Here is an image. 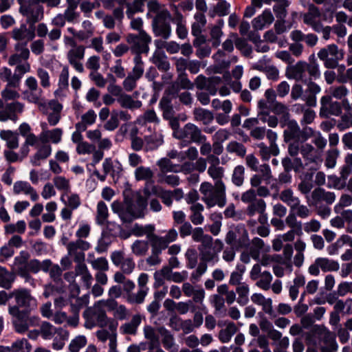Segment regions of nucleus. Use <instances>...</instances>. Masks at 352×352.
Masks as SVG:
<instances>
[{
	"label": "nucleus",
	"mask_w": 352,
	"mask_h": 352,
	"mask_svg": "<svg viewBox=\"0 0 352 352\" xmlns=\"http://www.w3.org/2000/svg\"><path fill=\"white\" fill-rule=\"evenodd\" d=\"M285 126L283 136L286 142L293 140L289 144L288 152L291 156H296L299 153V144L305 142L314 134V130L309 126L300 129L297 122L294 120H287L282 124V127Z\"/></svg>",
	"instance_id": "f257e3e1"
},
{
	"label": "nucleus",
	"mask_w": 352,
	"mask_h": 352,
	"mask_svg": "<svg viewBox=\"0 0 352 352\" xmlns=\"http://www.w3.org/2000/svg\"><path fill=\"white\" fill-rule=\"evenodd\" d=\"M85 320L84 327L91 329L96 326L106 327L109 319L106 313L104 299L96 302L93 306L87 308L82 314Z\"/></svg>",
	"instance_id": "f03ea898"
},
{
	"label": "nucleus",
	"mask_w": 352,
	"mask_h": 352,
	"mask_svg": "<svg viewBox=\"0 0 352 352\" xmlns=\"http://www.w3.org/2000/svg\"><path fill=\"white\" fill-rule=\"evenodd\" d=\"M8 313L12 316V324L14 331L23 334L30 327H38L40 318L36 316H29L28 311L21 310L16 306H8Z\"/></svg>",
	"instance_id": "7ed1b4c3"
},
{
	"label": "nucleus",
	"mask_w": 352,
	"mask_h": 352,
	"mask_svg": "<svg viewBox=\"0 0 352 352\" xmlns=\"http://www.w3.org/2000/svg\"><path fill=\"white\" fill-rule=\"evenodd\" d=\"M199 242L201 247L199 248V257L201 260L213 263L217 261V254L223 248V243L219 240L212 242V239L208 235H202L199 229Z\"/></svg>",
	"instance_id": "20e7f679"
},
{
	"label": "nucleus",
	"mask_w": 352,
	"mask_h": 352,
	"mask_svg": "<svg viewBox=\"0 0 352 352\" xmlns=\"http://www.w3.org/2000/svg\"><path fill=\"white\" fill-rule=\"evenodd\" d=\"M318 57L323 62L324 66L327 69H335L338 66L339 61L344 56V52L340 50L335 44H330L321 48L318 54Z\"/></svg>",
	"instance_id": "39448f33"
},
{
	"label": "nucleus",
	"mask_w": 352,
	"mask_h": 352,
	"mask_svg": "<svg viewBox=\"0 0 352 352\" xmlns=\"http://www.w3.org/2000/svg\"><path fill=\"white\" fill-rule=\"evenodd\" d=\"M144 204L140 200L138 210H133V206H124L120 202L115 201L111 204V210L118 214L123 223H131L134 219L144 217Z\"/></svg>",
	"instance_id": "423d86ee"
},
{
	"label": "nucleus",
	"mask_w": 352,
	"mask_h": 352,
	"mask_svg": "<svg viewBox=\"0 0 352 352\" xmlns=\"http://www.w3.org/2000/svg\"><path fill=\"white\" fill-rule=\"evenodd\" d=\"M126 41L130 45L131 52L135 56L141 54H148L151 37L145 32L140 31L138 34H129L126 36Z\"/></svg>",
	"instance_id": "0eeeda50"
},
{
	"label": "nucleus",
	"mask_w": 352,
	"mask_h": 352,
	"mask_svg": "<svg viewBox=\"0 0 352 352\" xmlns=\"http://www.w3.org/2000/svg\"><path fill=\"white\" fill-rule=\"evenodd\" d=\"M201 199L208 208L217 205L222 208L226 204V186L222 181H217L214 184V190L203 195Z\"/></svg>",
	"instance_id": "6e6552de"
},
{
	"label": "nucleus",
	"mask_w": 352,
	"mask_h": 352,
	"mask_svg": "<svg viewBox=\"0 0 352 352\" xmlns=\"http://www.w3.org/2000/svg\"><path fill=\"white\" fill-rule=\"evenodd\" d=\"M20 5L19 12L26 17L27 22L34 24L43 17V9L39 4L28 0H17Z\"/></svg>",
	"instance_id": "1a4fd4ad"
},
{
	"label": "nucleus",
	"mask_w": 352,
	"mask_h": 352,
	"mask_svg": "<svg viewBox=\"0 0 352 352\" xmlns=\"http://www.w3.org/2000/svg\"><path fill=\"white\" fill-rule=\"evenodd\" d=\"M317 333L319 338V348L321 352H337L338 344L336 335L325 327H318Z\"/></svg>",
	"instance_id": "9d476101"
},
{
	"label": "nucleus",
	"mask_w": 352,
	"mask_h": 352,
	"mask_svg": "<svg viewBox=\"0 0 352 352\" xmlns=\"http://www.w3.org/2000/svg\"><path fill=\"white\" fill-rule=\"evenodd\" d=\"M11 296L14 298L16 305L19 309L25 308V311H31L35 309L37 306V302L35 298H34L30 293V291L21 288L14 289L11 292Z\"/></svg>",
	"instance_id": "9b49d317"
},
{
	"label": "nucleus",
	"mask_w": 352,
	"mask_h": 352,
	"mask_svg": "<svg viewBox=\"0 0 352 352\" xmlns=\"http://www.w3.org/2000/svg\"><path fill=\"white\" fill-rule=\"evenodd\" d=\"M277 133L272 130H268L267 139L270 142V146L261 142L258 144L259 153L263 160H268L272 155L276 156L279 154V148L276 144Z\"/></svg>",
	"instance_id": "f8f14e48"
},
{
	"label": "nucleus",
	"mask_w": 352,
	"mask_h": 352,
	"mask_svg": "<svg viewBox=\"0 0 352 352\" xmlns=\"http://www.w3.org/2000/svg\"><path fill=\"white\" fill-rule=\"evenodd\" d=\"M68 256L74 258L75 262H82L85 260L84 251L91 248V244L82 239L70 241L66 245Z\"/></svg>",
	"instance_id": "ddd939ff"
},
{
	"label": "nucleus",
	"mask_w": 352,
	"mask_h": 352,
	"mask_svg": "<svg viewBox=\"0 0 352 352\" xmlns=\"http://www.w3.org/2000/svg\"><path fill=\"white\" fill-rule=\"evenodd\" d=\"M117 323L111 322L108 326V330L102 329L96 332V336L99 341L105 342L109 340V352H118L117 347Z\"/></svg>",
	"instance_id": "4468645a"
},
{
	"label": "nucleus",
	"mask_w": 352,
	"mask_h": 352,
	"mask_svg": "<svg viewBox=\"0 0 352 352\" xmlns=\"http://www.w3.org/2000/svg\"><path fill=\"white\" fill-rule=\"evenodd\" d=\"M86 47L84 45L70 48L66 54L69 64L78 72L83 73L85 69L82 63L85 58Z\"/></svg>",
	"instance_id": "2eb2a0df"
},
{
	"label": "nucleus",
	"mask_w": 352,
	"mask_h": 352,
	"mask_svg": "<svg viewBox=\"0 0 352 352\" xmlns=\"http://www.w3.org/2000/svg\"><path fill=\"white\" fill-rule=\"evenodd\" d=\"M342 113L340 102L333 100L330 96H323L320 98V116L328 118L331 116H338Z\"/></svg>",
	"instance_id": "dca6fc26"
},
{
	"label": "nucleus",
	"mask_w": 352,
	"mask_h": 352,
	"mask_svg": "<svg viewBox=\"0 0 352 352\" xmlns=\"http://www.w3.org/2000/svg\"><path fill=\"white\" fill-rule=\"evenodd\" d=\"M285 76L288 79L306 83L307 82L306 62L300 60L294 65H289L286 68Z\"/></svg>",
	"instance_id": "f3484780"
},
{
	"label": "nucleus",
	"mask_w": 352,
	"mask_h": 352,
	"mask_svg": "<svg viewBox=\"0 0 352 352\" xmlns=\"http://www.w3.org/2000/svg\"><path fill=\"white\" fill-rule=\"evenodd\" d=\"M307 203L309 206H317L322 202L331 204L336 200V195L332 192L325 191L324 189L318 188L315 189L310 197H307Z\"/></svg>",
	"instance_id": "a211bd4d"
},
{
	"label": "nucleus",
	"mask_w": 352,
	"mask_h": 352,
	"mask_svg": "<svg viewBox=\"0 0 352 352\" xmlns=\"http://www.w3.org/2000/svg\"><path fill=\"white\" fill-rule=\"evenodd\" d=\"M24 109V104L18 101L8 103L5 108L0 111V121L6 122L8 120L16 122L18 114H21Z\"/></svg>",
	"instance_id": "6ab92c4d"
},
{
	"label": "nucleus",
	"mask_w": 352,
	"mask_h": 352,
	"mask_svg": "<svg viewBox=\"0 0 352 352\" xmlns=\"http://www.w3.org/2000/svg\"><path fill=\"white\" fill-rule=\"evenodd\" d=\"M41 127L42 131L39 135V140L43 143L52 142L53 144H58L61 142L63 133L62 129L55 128L49 130L46 122H41Z\"/></svg>",
	"instance_id": "aec40b11"
},
{
	"label": "nucleus",
	"mask_w": 352,
	"mask_h": 352,
	"mask_svg": "<svg viewBox=\"0 0 352 352\" xmlns=\"http://www.w3.org/2000/svg\"><path fill=\"white\" fill-rule=\"evenodd\" d=\"M104 302L106 309L112 312L116 319L124 320L129 316V311L126 306L119 304L116 300L104 299Z\"/></svg>",
	"instance_id": "412c9836"
},
{
	"label": "nucleus",
	"mask_w": 352,
	"mask_h": 352,
	"mask_svg": "<svg viewBox=\"0 0 352 352\" xmlns=\"http://www.w3.org/2000/svg\"><path fill=\"white\" fill-rule=\"evenodd\" d=\"M258 118H251L246 119L243 124V127L250 130V135L254 140H261L265 136L267 137V131L265 126H258Z\"/></svg>",
	"instance_id": "4be33fe9"
},
{
	"label": "nucleus",
	"mask_w": 352,
	"mask_h": 352,
	"mask_svg": "<svg viewBox=\"0 0 352 352\" xmlns=\"http://www.w3.org/2000/svg\"><path fill=\"white\" fill-rule=\"evenodd\" d=\"M320 18L321 12L314 4L309 6L308 12L302 16L304 23L310 26L314 31L318 30L322 24L320 21Z\"/></svg>",
	"instance_id": "5701e85b"
},
{
	"label": "nucleus",
	"mask_w": 352,
	"mask_h": 352,
	"mask_svg": "<svg viewBox=\"0 0 352 352\" xmlns=\"http://www.w3.org/2000/svg\"><path fill=\"white\" fill-rule=\"evenodd\" d=\"M270 58L265 56L255 64L254 67L265 73L268 79L277 80L279 77V71L275 66L270 65Z\"/></svg>",
	"instance_id": "b1692460"
},
{
	"label": "nucleus",
	"mask_w": 352,
	"mask_h": 352,
	"mask_svg": "<svg viewBox=\"0 0 352 352\" xmlns=\"http://www.w3.org/2000/svg\"><path fill=\"white\" fill-rule=\"evenodd\" d=\"M15 53L11 55L8 59V64L11 66L21 63L23 60H27L30 57V50L27 47V42L19 43L14 47Z\"/></svg>",
	"instance_id": "393cba45"
},
{
	"label": "nucleus",
	"mask_w": 352,
	"mask_h": 352,
	"mask_svg": "<svg viewBox=\"0 0 352 352\" xmlns=\"http://www.w3.org/2000/svg\"><path fill=\"white\" fill-rule=\"evenodd\" d=\"M13 193L15 195L23 194L30 196L33 201L38 199V195L36 190L26 181H17L13 185Z\"/></svg>",
	"instance_id": "a878e982"
},
{
	"label": "nucleus",
	"mask_w": 352,
	"mask_h": 352,
	"mask_svg": "<svg viewBox=\"0 0 352 352\" xmlns=\"http://www.w3.org/2000/svg\"><path fill=\"white\" fill-rule=\"evenodd\" d=\"M23 94L25 100L30 102L36 104L41 111L45 112L47 104L46 101L42 98L43 91L41 89L25 90Z\"/></svg>",
	"instance_id": "bb28decb"
},
{
	"label": "nucleus",
	"mask_w": 352,
	"mask_h": 352,
	"mask_svg": "<svg viewBox=\"0 0 352 352\" xmlns=\"http://www.w3.org/2000/svg\"><path fill=\"white\" fill-rule=\"evenodd\" d=\"M69 67L64 65L59 74L58 81V89L54 94L58 97L65 96L69 88Z\"/></svg>",
	"instance_id": "cd10ccee"
},
{
	"label": "nucleus",
	"mask_w": 352,
	"mask_h": 352,
	"mask_svg": "<svg viewBox=\"0 0 352 352\" xmlns=\"http://www.w3.org/2000/svg\"><path fill=\"white\" fill-rule=\"evenodd\" d=\"M274 20V18L272 12L269 10H265L261 14L252 20V25L256 30H261L271 25Z\"/></svg>",
	"instance_id": "c85d7f7f"
},
{
	"label": "nucleus",
	"mask_w": 352,
	"mask_h": 352,
	"mask_svg": "<svg viewBox=\"0 0 352 352\" xmlns=\"http://www.w3.org/2000/svg\"><path fill=\"white\" fill-rule=\"evenodd\" d=\"M176 138L186 139L192 142H198V129L196 125L188 123L185 125L182 131L176 132Z\"/></svg>",
	"instance_id": "c756f323"
},
{
	"label": "nucleus",
	"mask_w": 352,
	"mask_h": 352,
	"mask_svg": "<svg viewBox=\"0 0 352 352\" xmlns=\"http://www.w3.org/2000/svg\"><path fill=\"white\" fill-rule=\"evenodd\" d=\"M41 336L44 340H51L56 333L63 336L66 331L62 328H56L48 322L44 321L40 325Z\"/></svg>",
	"instance_id": "7c9ffc66"
},
{
	"label": "nucleus",
	"mask_w": 352,
	"mask_h": 352,
	"mask_svg": "<svg viewBox=\"0 0 352 352\" xmlns=\"http://www.w3.org/2000/svg\"><path fill=\"white\" fill-rule=\"evenodd\" d=\"M52 146L50 144H45L38 148L37 151L31 157L30 162L33 166H39L41 162L45 160L52 153Z\"/></svg>",
	"instance_id": "2f4dec72"
},
{
	"label": "nucleus",
	"mask_w": 352,
	"mask_h": 352,
	"mask_svg": "<svg viewBox=\"0 0 352 352\" xmlns=\"http://www.w3.org/2000/svg\"><path fill=\"white\" fill-rule=\"evenodd\" d=\"M30 254L27 251H21L19 254L14 257L12 269L18 274L27 269Z\"/></svg>",
	"instance_id": "473e14b6"
},
{
	"label": "nucleus",
	"mask_w": 352,
	"mask_h": 352,
	"mask_svg": "<svg viewBox=\"0 0 352 352\" xmlns=\"http://www.w3.org/2000/svg\"><path fill=\"white\" fill-rule=\"evenodd\" d=\"M141 321L142 318L140 315L136 314L133 316L129 322H125L120 327V333L122 334L135 335Z\"/></svg>",
	"instance_id": "72a5a7b5"
},
{
	"label": "nucleus",
	"mask_w": 352,
	"mask_h": 352,
	"mask_svg": "<svg viewBox=\"0 0 352 352\" xmlns=\"http://www.w3.org/2000/svg\"><path fill=\"white\" fill-rule=\"evenodd\" d=\"M0 78L6 82V86H13L17 87L20 85V76H16V73H12L11 69L3 67L0 70Z\"/></svg>",
	"instance_id": "f704fd0d"
},
{
	"label": "nucleus",
	"mask_w": 352,
	"mask_h": 352,
	"mask_svg": "<svg viewBox=\"0 0 352 352\" xmlns=\"http://www.w3.org/2000/svg\"><path fill=\"white\" fill-rule=\"evenodd\" d=\"M157 331L160 334L164 347L170 352L176 351L177 347L175 343L173 335L164 327L158 328Z\"/></svg>",
	"instance_id": "c9c22d12"
},
{
	"label": "nucleus",
	"mask_w": 352,
	"mask_h": 352,
	"mask_svg": "<svg viewBox=\"0 0 352 352\" xmlns=\"http://www.w3.org/2000/svg\"><path fill=\"white\" fill-rule=\"evenodd\" d=\"M186 200L188 204H191L190 210L192 214L190 217V220L195 225H197L198 224V203H197V201L198 200L197 192L195 190L189 192Z\"/></svg>",
	"instance_id": "e433bc0d"
},
{
	"label": "nucleus",
	"mask_w": 352,
	"mask_h": 352,
	"mask_svg": "<svg viewBox=\"0 0 352 352\" xmlns=\"http://www.w3.org/2000/svg\"><path fill=\"white\" fill-rule=\"evenodd\" d=\"M156 164L160 168L162 174L167 173H177L181 172V165L173 164L170 160L167 157L161 158L157 162Z\"/></svg>",
	"instance_id": "4c0bfd02"
},
{
	"label": "nucleus",
	"mask_w": 352,
	"mask_h": 352,
	"mask_svg": "<svg viewBox=\"0 0 352 352\" xmlns=\"http://www.w3.org/2000/svg\"><path fill=\"white\" fill-rule=\"evenodd\" d=\"M0 138L6 141V146L10 149H15L19 147V134L10 130H2L0 131Z\"/></svg>",
	"instance_id": "58836bf2"
},
{
	"label": "nucleus",
	"mask_w": 352,
	"mask_h": 352,
	"mask_svg": "<svg viewBox=\"0 0 352 352\" xmlns=\"http://www.w3.org/2000/svg\"><path fill=\"white\" fill-rule=\"evenodd\" d=\"M299 152L303 158L307 161L306 164L316 162L317 159V151L310 144H299Z\"/></svg>",
	"instance_id": "ea45409f"
},
{
	"label": "nucleus",
	"mask_w": 352,
	"mask_h": 352,
	"mask_svg": "<svg viewBox=\"0 0 352 352\" xmlns=\"http://www.w3.org/2000/svg\"><path fill=\"white\" fill-rule=\"evenodd\" d=\"M97 115L93 109L88 110L82 115L81 121L76 123L75 127L79 131H85L87 126L92 125L96 120Z\"/></svg>",
	"instance_id": "a19ab883"
},
{
	"label": "nucleus",
	"mask_w": 352,
	"mask_h": 352,
	"mask_svg": "<svg viewBox=\"0 0 352 352\" xmlns=\"http://www.w3.org/2000/svg\"><path fill=\"white\" fill-rule=\"evenodd\" d=\"M32 346L25 338L16 340L10 346H6V352H30Z\"/></svg>",
	"instance_id": "79ce46f5"
},
{
	"label": "nucleus",
	"mask_w": 352,
	"mask_h": 352,
	"mask_svg": "<svg viewBox=\"0 0 352 352\" xmlns=\"http://www.w3.org/2000/svg\"><path fill=\"white\" fill-rule=\"evenodd\" d=\"M273 272L277 277H283L286 274H291L293 267L291 261L288 260H281L272 266Z\"/></svg>",
	"instance_id": "37998d69"
},
{
	"label": "nucleus",
	"mask_w": 352,
	"mask_h": 352,
	"mask_svg": "<svg viewBox=\"0 0 352 352\" xmlns=\"http://www.w3.org/2000/svg\"><path fill=\"white\" fill-rule=\"evenodd\" d=\"M117 101L122 108L133 110L142 107V102L140 100H135L132 96L124 93L120 98H117Z\"/></svg>",
	"instance_id": "c03bdc74"
},
{
	"label": "nucleus",
	"mask_w": 352,
	"mask_h": 352,
	"mask_svg": "<svg viewBox=\"0 0 352 352\" xmlns=\"http://www.w3.org/2000/svg\"><path fill=\"white\" fill-rule=\"evenodd\" d=\"M34 36V32L28 29L25 25H22L12 31V37L16 41L26 40L28 42L32 41Z\"/></svg>",
	"instance_id": "a18cd8bd"
},
{
	"label": "nucleus",
	"mask_w": 352,
	"mask_h": 352,
	"mask_svg": "<svg viewBox=\"0 0 352 352\" xmlns=\"http://www.w3.org/2000/svg\"><path fill=\"white\" fill-rule=\"evenodd\" d=\"M236 293L238 294L237 303L241 306L247 305L249 302L250 286L245 282L239 284L236 287Z\"/></svg>",
	"instance_id": "49530a36"
},
{
	"label": "nucleus",
	"mask_w": 352,
	"mask_h": 352,
	"mask_svg": "<svg viewBox=\"0 0 352 352\" xmlns=\"http://www.w3.org/2000/svg\"><path fill=\"white\" fill-rule=\"evenodd\" d=\"M15 280L13 272L8 271L6 267L0 266V287L8 289Z\"/></svg>",
	"instance_id": "de8ad7c7"
},
{
	"label": "nucleus",
	"mask_w": 352,
	"mask_h": 352,
	"mask_svg": "<svg viewBox=\"0 0 352 352\" xmlns=\"http://www.w3.org/2000/svg\"><path fill=\"white\" fill-rule=\"evenodd\" d=\"M153 63L162 71H167L170 68V63L164 52L162 50H155L153 57Z\"/></svg>",
	"instance_id": "09e8293b"
},
{
	"label": "nucleus",
	"mask_w": 352,
	"mask_h": 352,
	"mask_svg": "<svg viewBox=\"0 0 352 352\" xmlns=\"http://www.w3.org/2000/svg\"><path fill=\"white\" fill-rule=\"evenodd\" d=\"M157 329H154L151 326H145L144 328V334L145 338L149 340V349H153L160 344L159 336L160 334L157 331Z\"/></svg>",
	"instance_id": "8fccbe9b"
},
{
	"label": "nucleus",
	"mask_w": 352,
	"mask_h": 352,
	"mask_svg": "<svg viewBox=\"0 0 352 352\" xmlns=\"http://www.w3.org/2000/svg\"><path fill=\"white\" fill-rule=\"evenodd\" d=\"M153 29L157 36H162L164 39L170 36L171 28L170 24L166 22H153Z\"/></svg>",
	"instance_id": "3c124183"
},
{
	"label": "nucleus",
	"mask_w": 352,
	"mask_h": 352,
	"mask_svg": "<svg viewBox=\"0 0 352 352\" xmlns=\"http://www.w3.org/2000/svg\"><path fill=\"white\" fill-rule=\"evenodd\" d=\"M294 108L297 113L302 112L303 113V116L300 120L302 125H307L313 122L316 118V113L314 110L305 109L303 105L300 104H295Z\"/></svg>",
	"instance_id": "603ef678"
},
{
	"label": "nucleus",
	"mask_w": 352,
	"mask_h": 352,
	"mask_svg": "<svg viewBox=\"0 0 352 352\" xmlns=\"http://www.w3.org/2000/svg\"><path fill=\"white\" fill-rule=\"evenodd\" d=\"M87 261L91 265L93 269L98 272L107 271L109 270V263L104 257L95 258L94 254H89Z\"/></svg>",
	"instance_id": "864d4df0"
},
{
	"label": "nucleus",
	"mask_w": 352,
	"mask_h": 352,
	"mask_svg": "<svg viewBox=\"0 0 352 352\" xmlns=\"http://www.w3.org/2000/svg\"><path fill=\"white\" fill-rule=\"evenodd\" d=\"M154 231L155 227L151 224L146 226L135 224L132 228V233L133 235L138 237L146 236L148 240L154 234Z\"/></svg>",
	"instance_id": "5fc2aeb1"
},
{
	"label": "nucleus",
	"mask_w": 352,
	"mask_h": 352,
	"mask_svg": "<svg viewBox=\"0 0 352 352\" xmlns=\"http://www.w3.org/2000/svg\"><path fill=\"white\" fill-rule=\"evenodd\" d=\"M154 173L150 167L140 166L134 171V177L136 181H150L153 179Z\"/></svg>",
	"instance_id": "6e6d98bb"
},
{
	"label": "nucleus",
	"mask_w": 352,
	"mask_h": 352,
	"mask_svg": "<svg viewBox=\"0 0 352 352\" xmlns=\"http://www.w3.org/2000/svg\"><path fill=\"white\" fill-rule=\"evenodd\" d=\"M326 92L327 93L326 96L331 98L342 100L349 94V91L344 85H338L330 87Z\"/></svg>",
	"instance_id": "4d7b16f0"
},
{
	"label": "nucleus",
	"mask_w": 352,
	"mask_h": 352,
	"mask_svg": "<svg viewBox=\"0 0 352 352\" xmlns=\"http://www.w3.org/2000/svg\"><path fill=\"white\" fill-rule=\"evenodd\" d=\"M53 183L58 190L64 192L63 195L60 197V200L64 201V197L70 191L69 180L63 176H56L54 177Z\"/></svg>",
	"instance_id": "13d9d810"
},
{
	"label": "nucleus",
	"mask_w": 352,
	"mask_h": 352,
	"mask_svg": "<svg viewBox=\"0 0 352 352\" xmlns=\"http://www.w3.org/2000/svg\"><path fill=\"white\" fill-rule=\"evenodd\" d=\"M266 204L263 199H258L250 203L246 208L249 217H254L256 213H263L265 211Z\"/></svg>",
	"instance_id": "bf43d9fd"
},
{
	"label": "nucleus",
	"mask_w": 352,
	"mask_h": 352,
	"mask_svg": "<svg viewBox=\"0 0 352 352\" xmlns=\"http://www.w3.org/2000/svg\"><path fill=\"white\" fill-rule=\"evenodd\" d=\"M109 212L107 206L104 202L100 201L97 204L96 211V223L100 226L104 225L107 222Z\"/></svg>",
	"instance_id": "052dcab7"
},
{
	"label": "nucleus",
	"mask_w": 352,
	"mask_h": 352,
	"mask_svg": "<svg viewBox=\"0 0 352 352\" xmlns=\"http://www.w3.org/2000/svg\"><path fill=\"white\" fill-rule=\"evenodd\" d=\"M317 260L321 270L324 272H335L339 270V263L336 261L324 257L317 258Z\"/></svg>",
	"instance_id": "680f3d73"
},
{
	"label": "nucleus",
	"mask_w": 352,
	"mask_h": 352,
	"mask_svg": "<svg viewBox=\"0 0 352 352\" xmlns=\"http://www.w3.org/2000/svg\"><path fill=\"white\" fill-rule=\"evenodd\" d=\"M172 270L168 267H163L160 270L156 271L154 273L155 287H159L164 284V279H170Z\"/></svg>",
	"instance_id": "e2e57ef3"
},
{
	"label": "nucleus",
	"mask_w": 352,
	"mask_h": 352,
	"mask_svg": "<svg viewBox=\"0 0 352 352\" xmlns=\"http://www.w3.org/2000/svg\"><path fill=\"white\" fill-rule=\"evenodd\" d=\"M148 241L151 243V250L157 253H161L162 251L165 250L168 245L166 239L155 234L152 235Z\"/></svg>",
	"instance_id": "0e129e2a"
},
{
	"label": "nucleus",
	"mask_w": 352,
	"mask_h": 352,
	"mask_svg": "<svg viewBox=\"0 0 352 352\" xmlns=\"http://www.w3.org/2000/svg\"><path fill=\"white\" fill-rule=\"evenodd\" d=\"M237 328L234 322H228L225 329L219 332V338L223 343L228 342L236 333Z\"/></svg>",
	"instance_id": "69168bd1"
},
{
	"label": "nucleus",
	"mask_w": 352,
	"mask_h": 352,
	"mask_svg": "<svg viewBox=\"0 0 352 352\" xmlns=\"http://www.w3.org/2000/svg\"><path fill=\"white\" fill-rule=\"evenodd\" d=\"M230 4L225 0H221L217 3L213 10H209V15L214 17L216 14L221 16L230 13Z\"/></svg>",
	"instance_id": "338daca9"
},
{
	"label": "nucleus",
	"mask_w": 352,
	"mask_h": 352,
	"mask_svg": "<svg viewBox=\"0 0 352 352\" xmlns=\"http://www.w3.org/2000/svg\"><path fill=\"white\" fill-rule=\"evenodd\" d=\"M148 250V243L144 240H136L131 245V252L138 256H142L146 254Z\"/></svg>",
	"instance_id": "774afa93"
}]
</instances>
